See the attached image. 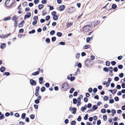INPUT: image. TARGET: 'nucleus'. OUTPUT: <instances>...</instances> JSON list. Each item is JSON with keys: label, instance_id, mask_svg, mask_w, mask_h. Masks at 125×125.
Here are the masks:
<instances>
[{"label": "nucleus", "instance_id": "obj_1", "mask_svg": "<svg viewBox=\"0 0 125 125\" xmlns=\"http://www.w3.org/2000/svg\"><path fill=\"white\" fill-rule=\"evenodd\" d=\"M92 29L90 25H86L83 28V32H87L90 31Z\"/></svg>", "mask_w": 125, "mask_h": 125}, {"label": "nucleus", "instance_id": "obj_2", "mask_svg": "<svg viewBox=\"0 0 125 125\" xmlns=\"http://www.w3.org/2000/svg\"><path fill=\"white\" fill-rule=\"evenodd\" d=\"M68 88V84L67 83H65L62 85V89L64 91L66 90Z\"/></svg>", "mask_w": 125, "mask_h": 125}, {"label": "nucleus", "instance_id": "obj_3", "mask_svg": "<svg viewBox=\"0 0 125 125\" xmlns=\"http://www.w3.org/2000/svg\"><path fill=\"white\" fill-rule=\"evenodd\" d=\"M31 15V13L30 12H28L26 13V14L25 15L24 17V19H26V18H30Z\"/></svg>", "mask_w": 125, "mask_h": 125}, {"label": "nucleus", "instance_id": "obj_4", "mask_svg": "<svg viewBox=\"0 0 125 125\" xmlns=\"http://www.w3.org/2000/svg\"><path fill=\"white\" fill-rule=\"evenodd\" d=\"M31 84L33 85H35L36 84V82L34 80L32 79H31L30 81Z\"/></svg>", "mask_w": 125, "mask_h": 125}, {"label": "nucleus", "instance_id": "obj_5", "mask_svg": "<svg viewBox=\"0 0 125 125\" xmlns=\"http://www.w3.org/2000/svg\"><path fill=\"white\" fill-rule=\"evenodd\" d=\"M98 108L97 106V105H94L93 106L92 108L91 109V112H93L97 109Z\"/></svg>", "mask_w": 125, "mask_h": 125}, {"label": "nucleus", "instance_id": "obj_6", "mask_svg": "<svg viewBox=\"0 0 125 125\" xmlns=\"http://www.w3.org/2000/svg\"><path fill=\"white\" fill-rule=\"evenodd\" d=\"M73 23L72 22L68 21L67 23V27H70L72 25Z\"/></svg>", "mask_w": 125, "mask_h": 125}, {"label": "nucleus", "instance_id": "obj_7", "mask_svg": "<svg viewBox=\"0 0 125 125\" xmlns=\"http://www.w3.org/2000/svg\"><path fill=\"white\" fill-rule=\"evenodd\" d=\"M18 17H17L15 15H14L13 16V18L12 19V20H14L15 22V21H17V20L18 19Z\"/></svg>", "mask_w": 125, "mask_h": 125}, {"label": "nucleus", "instance_id": "obj_8", "mask_svg": "<svg viewBox=\"0 0 125 125\" xmlns=\"http://www.w3.org/2000/svg\"><path fill=\"white\" fill-rule=\"evenodd\" d=\"M43 80V78L42 77H41L39 78V82L40 84H42Z\"/></svg>", "mask_w": 125, "mask_h": 125}, {"label": "nucleus", "instance_id": "obj_9", "mask_svg": "<svg viewBox=\"0 0 125 125\" xmlns=\"http://www.w3.org/2000/svg\"><path fill=\"white\" fill-rule=\"evenodd\" d=\"M59 9L60 10L62 11L65 8V7L64 5H62L59 7Z\"/></svg>", "mask_w": 125, "mask_h": 125}, {"label": "nucleus", "instance_id": "obj_10", "mask_svg": "<svg viewBox=\"0 0 125 125\" xmlns=\"http://www.w3.org/2000/svg\"><path fill=\"white\" fill-rule=\"evenodd\" d=\"M80 73V70L78 68L76 72L75 73L74 75H77Z\"/></svg>", "mask_w": 125, "mask_h": 125}, {"label": "nucleus", "instance_id": "obj_11", "mask_svg": "<svg viewBox=\"0 0 125 125\" xmlns=\"http://www.w3.org/2000/svg\"><path fill=\"white\" fill-rule=\"evenodd\" d=\"M10 19L11 18L10 16H9L8 17H5L3 20V21H6L7 20H10Z\"/></svg>", "mask_w": 125, "mask_h": 125}, {"label": "nucleus", "instance_id": "obj_12", "mask_svg": "<svg viewBox=\"0 0 125 125\" xmlns=\"http://www.w3.org/2000/svg\"><path fill=\"white\" fill-rule=\"evenodd\" d=\"M24 21H23L22 22H21L18 24L19 27H21L23 26V24L24 22Z\"/></svg>", "mask_w": 125, "mask_h": 125}, {"label": "nucleus", "instance_id": "obj_13", "mask_svg": "<svg viewBox=\"0 0 125 125\" xmlns=\"http://www.w3.org/2000/svg\"><path fill=\"white\" fill-rule=\"evenodd\" d=\"M44 5L42 4H40L38 5V8L39 10H41L43 7Z\"/></svg>", "mask_w": 125, "mask_h": 125}, {"label": "nucleus", "instance_id": "obj_14", "mask_svg": "<svg viewBox=\"0 0 125 125\" xmlns=\"http://www.w3.org/2000/svg\"><path fill=\"white\" fill-rule=\"evenodd\" d=\"M107 116L106 115H104L103 116V118L104 121H106L107 119Z\"/></svg>", "mask_w": 125, "mask_h": 125}, {"label": "nucleus", "instance_id": "obj_15", "mask_svg": "<svg viewBox=\"0 0 125 125\" xmlns=\"http://www.w3.org/2000/svg\"><path fill=\"white\" fill-rule=\"evenodd\" d=\"M70 76H71V78L70 79V80L71 81H73L75 79V77H72V74H70Z\"/></svg>", "mask_w": 125, "mask_h": 125}, {"label": "nucleus", "instance_id": "obj_16", "mask_svg": "<svg viewBox=\"0 0 125 125\" xmlns=\"http://www.w3.org/2000/svg\"><path fill=\"white\" fill-rule=\"evenodd\" d=\"M53 19L54 20H56L58 19V17L57 15H56L53 16Z\"/></svg>", "mask_w": 125, "mask_h": 125}, {"label": "nucleus", "instance_id": "obj_17", "mask_svg": "<svg viewBox=\"0 0 125 125\" xmlns=\"http://www.w3.org/2000/svg\"><path fill=\"white\" fill-rule=\"evenodd\" d=\"M33 19L34 21H37L38 20V17L37 16H34L33 17Z\"/></svg>", "mask_w": 125, "mask_h": 125}, {"label": "nucleus", "instance_id": "obj_18", "mask_svg": "<svg viewBox=\"0 0 125 125\" xmlns=\"http://www.w3.org/2000/svg\"><path fill=\"white\" fill-rule=\"evenodd\" d=\"M6 46V45L5 43L2 44L1 45L0 47L2 49H4Z\"/></svg>", "mask_w": 125, "mask_h": 125}, {"label": "nucleus", "instance_id": "obj_19", "mask_svg": "<svg viewBox=\"0 0 125 125\" xmlns=\"http://www.w3.org/2000/svg\"><path fill=\"white\" fill-rule=\"evenodd\" d=\"M76 109L75 108H73V110H72V113L73 114H75L76 113Z\"/></svg>", "mask_w": 125, "mask_h": 125}, {"label": "nucleus", "instance_id": "obj_20", "mask_svg": "<svg viewBox=\"0 0 125 125\" xmlns=\"http://www.w3.org/2000/svg\"><path fill=\"white\" fill-rule=\"evenodd\" d=\"M0 70L1 72H3L5 71V68L4 67H2L0 69Z\"/></svg>", "mask_w": 125, "mask_h": 125}, {"label": "nucleus", "instance_id": "obj_21", "mask_svg": "<svg viewBox=\"0 0 125 125\" xmlns=\"http://www.w3.org/2000/svg\"><path fill=\"white\" fill-rule=\"evenodd\" d=\"M57 35L58 37H61L62 35V34L60 32H57L56 34Z\"/></svg>", "mask_w": 125, "mask_h": 125}, {"label": "nucleus", "instance_id": "obj_22", "mask_svg": "<svg viewBox=\"0 0 125 125\" xmlns=\"http://www.w3.org/2000/svg\"><path fill=\"white\" fill-rule=\"evenodd\" d=\"M116 7V5L115 4H113L112 6V8L113 9H115Z\"/></svg>", "mask_w": 125, "mask_h": 125}, {"label": "nucleus", "instance_id": "obj_23", "mask_svg": "<svg viewBox=\"0 0 125 125\" xmlns=\"http://www.w3.org/2000/svg\"><path fill=\"white\" fill-rule=\"evenodd\" d=\"M45 90V88L44 87H42L41 89V91L42 92H43Z\"/></svg>", "mask_w": 125, "mask_h": 125}, {"label": "nucleus", "instance_id": "obj_24", "mask_svg": "<svg viewBox=\"0 0 125 125\" xmlns=\"http://www.w3.org/2000/svg\"><path fill=\"white\" fill-rule=\"evenodd\" d=\"M74 88H71L69 92L71 94H72L73 92L74 91Z\"/></svg>", "mask_w": 125, "mask_h": 125}, {"label": "nucleus", "instance_id": "obj_25", "mask_svg": "<svg viewBox=\"0 0 125 125\" xmlns=\"http://www.w3.org/2000/svg\"><path fill=\"white\" fill-rule=\"evenodd\" d=\"M76 124V122L75 121H72L71 122V125H75Z\"/></svg>", "mask_w": 125, "mask_h": 125}, {"label": "nucleus", "instance_id": "obj_26", "mask_svg": "<svg viewBox=\"0 0 125 125\" xmlns=\"http://www.w3.org/2000/svg\"><path fill=\"white\" fill-rule=\"evenodd\" d=\"M106 109H101V112L102 113H105L106 112Z\"/></svg>", "mask_w": 125, "mask_h": 125}, {"label": "nucleus", "instance_id": "obj_27", "mask_svg": "<svg viewBox=\"0 0 125 125\" xmlns=\"http://www.w3.org/2000/svg\"><path fill=\"white\" fill-rule=\"evenodd\" d=\"M3 115L1 114V113L0 112V119H2L3 118Z\"/></svg>", "mask_w": 125, "mask_h": 125}, {"label": "nucleus", "instance_id": "obj_28", "mask_svg": "<svg viewBox=\"0 0 125 125\" xmlns=\"http://www.w3.org/2000/svg\"><path fill=\"white\" fill-rule=\"evenodd\" d=\"M51 14L53 16L56 15V13L55 11H53L52 12Z\"/></svg>", "mask_w": 125, "mask_h": 125}, {"label": "nucleus", "instance_id": "obj_29", "mask_svg": "<svg viewBox=\"0 0 125 125\" xmlns=\"http://www.w3.org/2000/svg\"><path fill=\"white\" fill-rule=\"evenodd\" d=\"M77 102V100L75 98H74L73 99V103L75 104Z\"/></svg>", "mask_w": 125, "mask_h": 125}, {"label": "nucleus", "instance_id": "obj_30", "mask_svg": "<svg viewBox=\"0 0 125 125\" xmlns=\"http://www.w3.org/2000/svg\"><path fill=\"white\" fill-rule=\"evenodd\" d=\"M103 70L105 72H108L109 71V69L107 67H104L103 69Z\"/></svg>", "mask_w": 125, "mask_h": 125}, {"label": "nucleus", "instance_id": "obj_31", "mask_svg": "<svg viewBox=\"0 0 125 125\" xmlns=\"http://www.w3.org/2000/svg\"><path fill=\"white\" fill-rule=\"evenodd\" d=\"M118 67L119 69H122L123 68V66L122 65H119L118 66Z\"/></svg>", "mask_w": 125, "mask_h": 125}, {"label": "nucleus", "instance_id": "obj_32", "mask_svg": "<svg viewBox=\"0 0 125 125\" xmlns=\"http://www.w3.org/2000/svg\"><path fill=\"white\" fill-rule=\"evenodd\" d=\"M39 74V72L38 71H37L33 73L32 74L33 75H35L38 74Z\"/></svg>", "mask_w": 125, "mask_h": 125}, {"label": "nucleus", "instance_id": "obj_33", "mask_svg": "<svg viewBox=\"0 0 125 125\" xmlns=\"http://www.w3.org/2000/svg\"><path fill=\"white\" fill-rule=\"evenodd\" d=\"M83 96L82 95H80L79 97L77 98V100H79L81 101V98H83Z\"/></svg>", "mask_w": 125, "mask_h": 125}, {"label": "nucleus", "instance_id": "obj_34", "mask_svg": "<svg viewBox=\"0 0 125 125\" xmlns=\"http://www.w3.org/2000/svg\"><path fill=\"white\" fill-rule=\"evenodd\" d=\"M77 100V106L80 105L81 104V101L79 100Z\"/></svg>", "mask_w": 125, "mask_h": 125}, {"label": "nucleus", "instance_id": "obj_35", "mask_svg": "<svg viewBox=\"0 0 125 125\" xmlns=\"http://www.w3.org/2000/svg\"><path fill=\"white\" fill-rule=\"evenodd\" d=\"M50 18V16L49 15L45 17V19L47 21H48Z\"/></svg>", "mask_w": 125, "mask_h": 125}, {"label": "nucleus", "instance_id": "obj_36", "mask_svg": "<svg viewBox=\"0 0 125 125\" xmlns=\"http://www.w3.org/2000/svg\"><path fill=\"white\" fill-rule=\"evenodd\" d=\"M25 113H23L21 115V118L23 119H24L25 118Z\"/></svg>", "mask_w": 125, "mask_h": 125}, {"label": "nucleus", "instance_id": "obj_37", "mask_svg": "<svg viewBox=\"0 0 125 125\" xmlns=\"http://www.w3.org/2000/svg\"><path fill=\"white\" fill-rule=\"evenodd\" d=\"M35 30H33L31 31H29V33L30 34L31 33H33L35 32Z\"/></svg>", "mask_w": 125, "mask_h": 125}, {"label": "nucleus", "instance_id": "obj_38", "mask_svg": "<svg viewBox=\"0 0 125 125\" xmlns=\"http://www.w3.org/2000/svg\"><path fill=\"white\" fill-rule=\"evenodd\" d=\"M45 41L48 43H49L50 42V40L49 38H47L45 40Z\"/></svg>", "mask_w": 125, "mask_h": 125}, {"label": "nucleus", "instance_id": "obj_39", "mask_svg": "<svg viewBox=\"0 0 125 125\" xmlns=\"http://www.w3.org/2000/svg\"><path fill=\"white\" fill-rule=\"evenodd\" d=\"M56 39V38L55 37H53L52 38V42H54L55 41Z\"/></svg>", "mask_w": 125, "mask_h": 125}, {"label": "nucleus", "instance_id": "obj_40", "mask_svg": "<svg viewBox=\"0 0 125 125\" xmlns=\"http://www.w3.org/2000/svg\"><path fill=\"white\" fill-rule=\"evenodd\" d=\"M55 32V31H54L52 30L50 32V34L51 35H53L54 34Z\"/></svg>", "mask_w": 125, "mask_h": 125}, {"label": "nucleus", "instance_id": "obj_41", "mask_svg": "<svg viewBox=\"0 0 125 125\" xmlns=\"http://www.w3.org/2000/svg\"><path fill=\"white\" fill-rule=\"evenodd\" d=\"M119 80V78L117 77H115L114 78V80L115 81H118Z\"/></svg>", "mask_w": 125, "mask_h": 125}, {"label": "nucleus", "instance_id": "obj_42", "mask_svg": "<svg viewBox=\"0 0 125 125\" xmlns=\"http://www.w3.org/2000/svg\"><path fill=\"white\" fill-rule=\"evenodd\" d=\"M88 116V114H86L84 118V119L85 120H87L88 118V117H87Z\"/></svg>", "mask_w": 125, "mask_h": 125}, {"label": "nucleus", "instance_id": "obj_43", "mask_svg": "<svg viewBox=\"0 0 125 125\" xmlns=\"http://www.w3.org/2000/svg\"><path fill=\"white\" fill-rule=\"evenodd\" d=\"M110 62L108 61H107L106 62V65L107 66H109L110 65Z\"/></svg>", "mask_w": 125, "mask_h": 125}, {"label": "nucleus", "instance_id": "obj_44", "mask_svg": "<svg viewBox=\"0 0 125 125\" xmlns=\"http://www.w3.org/2000/svg\"><path fill=\"white\" fill-rule=\"evenodd\" d=\"M111 64L112 65H114L115 64L116 62L115 61H113L111 62Z\"/></svg>", "mask_w": 125, "mask_h": 125}, {"label": "nucleus", "instance_id": "obj_45", "mask_svg": "<svg viewBox=\"0 0 125 125\" xmlns=\"http://www.w3.org/2000/svg\"><path fill=\"white\" fill-rule=\"evenodd\" d=\"M114 99L115 101H118L119 100L118 97L117 96H116L114 98Z\"/></svg>", "mask_w": 125, "mask_h": 125}, {"label": "nucleus", "instance_id": "obj_46", "mask_svg": "<svg viewBox=\"0 0 125 125\" xmlns=\"http://www.w3.org/2000/svg\"><path fill=\"white\" fill-rule=\"evenodd\" d=\"M101 123V121L100 120H99L97 121V125H99Z\"/></svg>", "mask_w": 125, "mask_h": 125}, {"label": "nucleus", "instance_id": "obj_47", "mask_svg": "<svg viewBox=\"0 0 125 125\" xmlns=\"http://www.w3.org/2000/svg\"><path fill=\"white\" fill-rule=\"evenodd\" d=\"M113 70L115 72H116L118 71L117 68V67H115L114 68Z\"/></svg>", "mask_w": 125, "mask_h": 125}, {"label": "nucleus", "instance_id": "obj_48", "mask_svg": "<svg viewBox=\"0 0 125 125\" xmlns=\"http://www.w3.org/2000/svg\"><path fill=\"white\" fill-rule=\"evenodd\" d=\"M108 97L106 96H104L103 97V99L104 101H106L108 99Z\"/></svg>", "mask_w": 125, "mask_h": 125}, {"label": "nucleus", "instance_id": "obj_49", "mask_svg": "<svg viewBox=\"0 0 125 125\" xmlns=\"http://www.w3.org/2000/svg\"><path fill=\"white\" fill-rule=\"evenodd\" d=\"M34 117L35 115H34L32 114L31 115L30 117L31 119H33L34 118Z\"/></svg>", "mask_w": 125, "mask_h": 125}, {"label": "nucleus", "instance_id": "obj_50", "mask_svg": "<svg viewBox=\"0 0 125 125\" xmlns=\"http://www.w3.org/2000/svg\"><path fill=\"white\" fill-rule=\"evenodd\" d=\"M124 74L123 73H121L119 75V76H120L121 78H122L124 76Z\"/></svg>", "mask_w": 125, "mask_h": 125}, {"label": "nucleus", "instance_id": "obj_51", "mask_svg": "<svg viewBox=\"0 0 125 125\" xmlns=\"http://www.w3.org/2000/svg\"><path fill=\"white\" fill-rule=\"evenodd\" d=\"M45 86L47 87H49L50 86V84L48 83H46L45 84Z\"/></svg>", "mask_w": 125, "mask_h": 125}, {"label": "nucleus", "instance_id": "obj_52", "mask_svg": "<svg viewBox=\"0 0 125 125\" xmlns=\"http://www.w3.org/2000/svg\"><path fill=\"white\" fill-rule=\"evenodd\" d=\"M19 33H23V29H21L19 30Z\"/></svg>", "mask_w": 125, "mask_h": 125}, {"label": "nucleus", "instance_id": "obj_53", "mask_svg": "<svg viewBox=\"0 0 125 125\" xmlns=\"http://www.w3.org/2000/svg\"><path fill=\"white\" fill-rule=\"evenodd\" d=\"M37 22L36 21H34L32 23V24L33 25H35L37 24Z\"/></svg>", "mask_w": 125, "mask_h": 125}, {"label": "nucleus", "instance_id": "obj_54", "mask_svg": "<svg viewBox=\"0 0 125 125\" xmlns=\"http://www.w3.org/2000/svg\"><path fill=\"white\" fill-rule=\"evenodd\" d=\"M121 87L120 85H117L116 86V88L117 89H120L121 88Z\"/></svg>", "mask_w": 125, "mask_h": 125}, {"label": "nucleus", "instance_id": "obj_55", "mask_svg": "<svg viewBox=\"0 0 125 125\" xmlns=\"http://www.w3.org/2000/svg\"><path fill=\"white\" fill-rule=\"evenodd\" d=\"M89 45H86L84 46L83 47V48L84 49H87L89 48Z\"/></svg>", "mask_w": 125, "mask_h": 125}, {"label": "nucleus", "instance_id": "obj_56", "mask_svg": "<svg viewBox=\"0 0 125 125\" xmlns=\"http://www.w3.org/2000/svg\"><path fill=\"white\" fill-rule=\"evenodd\" d=\"M112 113L113 114H115L116 113V111L114 109H113L111 111Z\"/></svg>", "mask_w": 125, "mask_h": 125}, {"label": "nucleus", "instance_id": "obj_57", "mask_svg": "<svg viewBox=\"0 0 125 125\" xmlns=\"http://www.w3.org/2000/svg\"><path fill=\"white\" fill-rule=\"evenodd\" d=\"M108 69L110 71V72H112L113 68L112 67H109Z\"/></svg>", "mask_w": 125, "mask_h": 125}, {"label": "nucleus", "instance_id": "obj_58", "mask_svg": "<svg viewBox=\"0 0 125 125\" xmlns=\"http://www.w3.org/2000/svg\"><path fill=\"white\" fill-rule=\"evenodd\" d=\"M114 101L113 99H111L109 101V103L110 104H112L114 102Z\"/></svg>", "mask_w": 125, "mask_h": 125}, {"label": "nucleus", "instance_id": "obj_59", "mask_svg": "<svg viewBox=\"0 0 125 125\" xmlns=\"http://www.w3.org/2000/svg\"><path fill=\"white\" fill-rule=\"evenodd\" d=\"M0 37L1 38H5V35H4L3 34H2L1 35H0Z\"/></svg>", "mask_w": 125, "mask_h": 125}, {"label": "nucleus", "instance_id": "obj_60", "mask_svg": "<svg viewBox=\"0 0 125 125\" xmlns=\"http://www.w3.org/2000/svg\"><path fill=\"white\" fill-rule=\"evenodd\" d=\"M65 42H61L59 43L60 45H64L65 44Z\"/></svg>", "mask_w": 125, "mask_h": 125}, {"label": "nucleus", "instance_id": "obj_61", "mask_svg": "<svg viewBox=\"0 0 125 125\" xmlns=\"http://www.w3.org/2000/svg\"><path fill=\"white\" fill-rule=\"evenodd\" d=\"M80 55V54L79 53H77L76 55V58H78L79 57Z\"/></svg>", "mask_w": 125, "mask_h": 125}, {"label": "nucleus", "instance_id": "obj_62", "mask_svg": "<svg viewBox=\"0 0 125 125\" xmlns=\"http://www.w3.org/2000/svg\"><path fill=\"white\" fill-rule=\"evenodd\" d=\"M18 21H15L14 23V26L16 27L17 26Z\"/></svg>", "mask_w": 125, "mask_h": 125}, {"label": "nucleus", "instance_id": "obj_63", "mask_svg": "<svg viewBox=\"0 0 125 125\" xmlns=\"http://www.w3.org/2000/svg\"><path fill=\"white\" fill-rule=\"evenodd\" d=\"M92 91V89L91 88H89L88 89V92L89 93H91Z\"/></svg>", "mask_w": 125, "mask_h": 125}, {"label": "nucleus", "instance_id": "obj_64", "mask_svg": "<svg viewBox=\"0 0 125 125\" xmlns=\"http://www.w3.org/2000/svg\"><path fill=\"white\" fill-rule=\"evenodd\" d=\"M35 103L36 104H38L39 103V101L38 100H35L34 101Z\"/></svg>", "mask_w": 125, "mask_h": 125}]
</instances>
